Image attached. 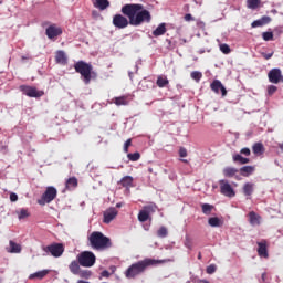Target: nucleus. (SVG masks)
<instances>
[{
    "instance_id": "32",
    "label": "nucleus",
    "mask_w": 283,
    "mask_h": 283,
    "mask_svg": "<svg viewBox=\"0 0 283 283\" xmlns=\"http://www.w3.org/2000/svg\"><path fill=\"white\" fill-rule=\"evenodd\" d=\"M261 0H247V6L250 10H256L260 8Z\"/></svg>"
},
{
    "instance_id": "24",
    "label": "nucleus",
    "mask_w": 283,
    "mask_h": 283,
    "mask_svg": "<svg viewBox=\"0 0 283 283\" xmlns=\"http://www.w3.org/2000/svg\"><path fill=\"white\" fill-rule=\"evenodd\" d=\"M94 6H95V8H98V10H107V8H109V1L95 0Z\"/></svg>"
},
{
    "instance_id": "44",
    "label": "nucleus",
    "mask_w": 283,
    "mask_h": 283,
    "mask_svg": "<svg viewBox=\"0 0 283 283\" xmlns=\"http://www.w3.org/2000/svg\"><path fill=\"white\" fill-rule=\"evenodd\" d=\"M216 269H217V266L214 264H211L207 268L206 271H207L208 275H213V273H216Z\"/></svg>"
},
{
    "instance_id": "17",
    "label": "nucleus",
    "mask_w": 283,
    "mask_h": 283,
    "mask_svg": "<svg viewBox=\"0 0 283 283\" xmlns=\"http://www.w3.org/2000/svg\"><path fill=\"white\" fill-rule=\"evenodd\" d=\"M268 23H271V17L264 15L259 20H255L252 22V28H262V25H268Z\"/></svg>"
},
{
    "instance_id": "39",
    "label": "nucleus",
    "mask_w": 283,
    "mask_h": 283,
    "mask_svg": "<svg viewBox=\"0 0 283 283\" xmlns=\"http://www.w3.org/2000/svg\"><path fill=\"white\" fill-rule=\"evenodd\" d=\"M127 158L132 160V163H136L140 160V153L128 154Z\"/></svg>"
},
{
    "instance_id": "20",
    "label": "nucleus",
    "mask_w": 283,
    "mask_h": 283,
    "mask_svg": "<svg viewBox=\"0 0 283 283\" xmlns=\"http://www.w3.org/2000/svg\"><path fill=\"white\" fill-rule=\"evenodd\" d=\"M48 273H50V270L38 271L33 274H30L29 280H43V277H45V275H48Z\"/></svg>"
},
{
    "instance_id": "15",
    "label": "nucleus",
    "mask_w": 283,
    "mask_h": 283,
    "mask_svg": "<svg viewBox=\"0 0 283 283\" xmlns=\"http://www.w3.org/2000/svg\"><path fill=\"white\" fill-rule=\"evenodd\" d=\"M248 216L251 227H260L262 223V217H260V214L255 213V211H251Z\"/></svg>"
},
{
    "instance_id": "6",
    "label": "nucleus",
    "mask_w": 283,
    "mask_h": 283,
    "mask_svg": "<svg viewBox=\"0 0 283 283\" xmlns=\"http://www.w3.org/2000/svg\"><path fill=\"white\" fill-rule=\"evenodd\" d=\"M57 193L59 191L53 186L46 187V190L42 195L41 199L38 200V205H41L42 207L50 205V202L56 198Z\"/></svg>"
},
{
    "instance_id": "42",
    "label": "nucleus",
    "mask_w": 283,
    "mask_h": 283,
    "mask_svg": "<svg viewBox=\"0 0 283 283\" xmlns=\"http://www.w3.org/2000/svg\"><path fill=\"white\" fill-rule=\"evenodd\" d=\"M158 238H167V228L161 227L157 232Z\"/></svg>"
},
{
    "instance_id": "14",
    "label": "nucleus",
    "mask_w": 283,
    "mask_h": 283,
    "mask_svg": "<svg viewBox=\"0 0 283 283\" xmlns=\"http://www.w3.org/2000/svg\"><path fill=\"white\" fill-rule=\"evenodd\" d=\"M150 211H156V206H147L145 210H142L138 214L139 222H147Z\"/></svg>"
},
{
    "instance_id": "8",
    "label": "nucleus",
    "mask_w": 283,
    "mask_h": 283,
    "mask_svg": "<svg viewBox=\"0 0 283 283\" xmlns=\"http://www.w3.org/2000/svg\"><path fill=\"white\" fill-rule=\"evenodd\" d=\"M45 253H50L53 258H61L63 255L65 248L61 243H53L43 249Z\"/></svg>"
},
{
    "instance_id": "54",
    "label": "nucleus",
    "mask_w": 283,
    "mask_h": 283,
    "mask_svg": "<svg viewBox=\"0 0 283 283\" xmlns=\"http://www.w3.org/2000/svg\"><path fill=\"white\" fill-rule=\"evenodd\" d=\"M116 207H117V209H120V207H123V203H116Z\"/></svg>"
},
{
    "instance_id": "11",
    "label": "nucleus",
    "mask_w": 283,
    "mask_h": 283,
    "mask_svg": "<svg viewBox=\"0 0 283 283\" xmlns=\"http://www.w3.org/2000/svg\"><path fill=\"white\" fill-rule=\"evenodd\" d=\"M103 216H104L103 222L105 224H109V222H112L113 220H116V216H118V211L116 210V208H108L104 211Z\"/></svg>"
},
{
    "instance_id": "56",
    "label": "nucleus",
    "mask_w": 283,
    "mask_h": 283,
    "mask_svg": "<svg viewBox=\"0 0 283 283\" xmlns=\"http://www.w3.org/2000/svg\"><path fill=\"white\" fill-rule=\"evenodd\" d=\"M182 163H189L187 159H181Z\"/></svg>"
},
{
    "instance_id": "48",
    "label": "nucleus",
    "mask_w": 283,
    "mask_h": 283,
    "mask_svg": "<svg viewBox=\"0 0 283 283\" xmlns=\"http://www.w3.org/2000/svg\"><path fill=\"white\" fill-rule=\"evenodd\" d=\"M240 154H243V156H251V149L249 148H242Z\"/></svg>"
},
{
    "instance_id": "22",
    "label": "nucleus",
    "mask_w": 283,
    "mask_h": 283,
    "mask_svg": "<svg viewBox=\"0 0 283 283\" xmlns=\"http://www.w3.org/2000/svg\"><path fill=\"white\" fill-rule=\"evenodd\" d=\"M252 151L255 156H262V154H264V145L262 143H255L252 147Z\"/></svg>"
},
{
    "instance_id": "47",
    "label": "nucleus",
    "mask_w": 283,
    "mask_h": 283,
    "mask_svg": "<svg viewBox=\"0 0 283 283\" xmlns=\"http://www.w3.org/2000/svg\"><path fill=\"white\" fill-rule=\"evenodd\" d=\"M179 156L180 158H187V150L184 147L179 149Z\"/></svg>"
},
{
    "instance_id": "40",
    "label": "nucleus",
    "mask_w": 283,
    "mask_h": 283,
    "mask_svg": "<svg viewBox=\"0 0 283 283\" xmlns=\"http://www.w3.org/2000/svg\"><path fill=\"white\" fill-rule=\"evenodd\" d=\"M29 216H30V212H28V210H25V209H21L18 212L19 220H24V218H28Z\"/></svg>"
},
{
    "instance_id": "37",
    "label": "nucleus",
    "mask_w": 283,
    "mask_h": 283,
    "mask_svg": "<svg viewBox=\"0 0 283 283\" xmlns=\"http://www.w3.org/2000/svg\"><path fill=\"white\" fill-rule=\"evenodd\" d=\"M219 50L222 52V54H231V46H229L227 43L220 44Z\"/></svg>"
},
{
    "instance_id": "5",
    "label": "nucleus",
    "mask_w": 283,
    "mask_h": 283,
    "mask_svg": "<svg viewBox=\"0 0 283 283\" xmlns=\"http://www.w3.org/2000/svg\"><path fill=\"white\" fill-rule=\"evenodd\" d=\"M75 72H78L83 77L84 83L87 85L92 81V65L83 61L75 64Z\"/></svg>"
},
{
    "instance_id": "7",
    "label": "nucleus",
    "mask_w": 283,
    "mask_h": 283,
    "mask_svg": "<svg viewBox=\"0 0 283 283\" xmlns=\"http://www.w3.org/2000/svg\"><path fill=\"white\" fill-rule=\"evenodd\" d=\"M219 187H220V193L222 196H226V198H235V189L231 184H229V180L221 179L219 180Z\"/></svg>"
},
{
    "instance_id": "53",
    "label": "nucleus",
    "mask_w": 283,
    "mask_h": 283,
    "mask_svg": "<svg viewBox=\"0 0 283 283\" xmlns=\"http://www.w3.org/2000/svg\"><path fill=\"white\" fill-rule=\"evenodd\" d=\"M199 283H210V282L207 280H199Z\"/></svg>"
},
{
    "instance_id": "13",
    "label": "nucleus",
    "mask_w": 283,
    "mask_h": 283,
    "mask_svg": "<svg viewBox=\"0 0 283 283\" xmlns=\"http://www.w3.org/2000/svg\"><path fill=\"white\" fill-rule=\"evenodd\" d=\"M60 34H63V30L55 24H52L46 29L48 39H56Z\"/></svg>"
},
{
    "instance_id": "31",
    "label": "nucleus",
    "mask_w": 283,
    "mask_h": 283,
    "mask_svg": "<svg viewBox=\"0 0 283 283\" xmlns=\"http://www.w3.org/2000/svg\"><path fill=\"white\" fill-rule=\"evenodd\" d=\"M201 211L205 216H211V211H213V206L209 203L201 205Z\"/></svg>"
},
{
    "instance_id": "26",
    "label": "nucleus",
    "mask_w": 283,
    "mask_h": 283,
    "mask_svg": "<svg viewBox=\"0 0 283 283\" xmlns=\"http://www.w3.org/2000/svg\"><path fill=\"white\" fill-rule=\"evenodd\" d=\"M81 263L73 261L70 265L69 269L71 271V273H73V275H78L80 271H81Z\"/></svg>"
},
{
    "instance_id": "28",
    "label": "nucleus",
    "mask_w": 283,
    "mask_h": 283,
    "mask_svg": "<svg viewBox=\"0 0 283 283\" xmlns=\"http://www.w3.org/2000/svg\"><path fill=\"white\" fill-rule=\"evenodd\" d=\"M238 172L237 168L233 167H226L223 169V176H226V178H233V176Z\"/></svg>"
},
{
    "instance_id": "25",
    "label": "nucleus",
    "mask_w": 283,
    "mask_h": 283,
    "mask_svg": "<svg viewBox=\"0 0 283 283\" xmlns=\"http://www.w3.org/2000/svg\"><path fill=\"white\" fill-rule=\"evenodd\" d=\"M165 32H167V27L165 23H160L156 30L153 31V34L155 36H163V34H165Z\"/></svg>"
},
{
    "instance_id": "16",
    "label": "nucleus",
    "mask_w": 283,
    "mask_h": 283,
    "mask_svg": "<svg viewBox=\"0 0 283 283\" xmlns=\"http://www.w3.org/2000/svg\"><path fill=\"white\" fill-rule=\"evenodd\" d=\"M7 253H21L22 248L21 244L10 240L9 247L6 248Z\"/></svg>"
},
{
    "instance_id": "21",
    "label": "nucleus",
    "mask_w": 283,
    "mask_h": 283,
    "mask_svg": "<svg viewBox=\"0 0 283 283\" xmlns=\"http://www.w3.org/2000/svg\"><path fill=\"white\" fill-rule=\"evenodd\" d=\"M208 224L209 227H222V224H224V222L222 221V219L218 218V217H212L208 219Z\"/></svg>"
},
{
    "instance_id": "30",
    "label": "nucleus",
    "mask_w": 283,
    "mask_h": 283,
    "mask_svg": "<svg viewBox=\"0 0 283 283\" xmlns=\"http://www.w3.org/2000/svg\"><path fill=\"white\" fill-rule=\"evenodd\" d=\"M113 103H115V105H117L118 107L120 105H129V101L127 99V97L125 96H120V97H115L113 99Z\"/></svg>"
},
{
    "instance_id": "27",
    "label": "nucleus",
    "mask_w": 283,
    "mask_h": 283,
    "mask_svg": "<svg viewBox=\"0 0 283 283\" xmlns=\"http://www.w3.org/2000/svg\"><path fill=\"white\" fill-rule=\"evenodd\" d=\"M233 163H240V165H247L249 164V158L242 157V155L237 154L232 156Z\"/></svg>"
},
{
    "instance_id": "36",
    "label": "nucleus",
    "mask_w": 283,
    "mask_h": 283,
    "mask_svg": "<svg viewBox=\"0 0 283 283\" xmlns=\"http://www.w3.org/2000/svg\"><path fill=\"white\" fill-rule=\"evenodd\" d=\"M157 85L158 87H166V85H169V80L166 76H159L157 78Z\"/></svg>"
},
{
    "instance_id": "43",
    "label": "nucleus",
    "mask_w": 283,
    "mask_h": 283,
    "mask_svg": "<svg viewBox=\"0 0 283 283\" xmlns=\"http://www.w3.org/2000/svg\"><path fill=\"white\" fill-rule=\"evenodd\" d=\"M275 92H277V86L275 85H270L268 86V94L271 96L273 94H275Z\"/></svg>"
},
{
    "instance_id": "34",
    "label": "nucleus",
    "mask_w": 283,
    "mask_h": 283,
    "mask_svg": "<svg viewBox=\"0 0 283 283\" xmlns=\"http://www.w3.org/2000/svg\"><path fill=\"white\" fill-rule=\"evenodd\" d=\"M78 186V180L75 177L69 178L66 181V189H74Z\"/></svg>"
},
{
    "instance_id": "51",
    "label": "nucleus",
    "mask_w": 283,
    "mask_h": 283,
    "mask_svg": "<svg viewBox=\"0 0 283 283\" xmlns=\"http://www.w3.org/2000/svg\"><path fill=\"white\" fill-rule=\"evenodd\" d=\"M102 277H109V271L104 270V271L102 272Z\"/></svg>"
},
{
    "instance_id": "55",
    "label": "nucleus",
    "mask_w": 283,
    "mask_h": 283,
    "mask_svg": "<svg viewBox=\"0 0 283 283\" xmlns=\"http://www.w3.org/2000/svg\"><path fill=\"white\" fill-rule=\"evenodd\" d=\"M279 147H280L281 151H283V143L279 144Z\"/></svg>"
},
{
    "instance_id": "49",
    "label": "nucleus",
    "mask_w": 283,
    "mask_h": 283,
    "mask_svg": "<svg viewBox=\"0 0 283 283\" xmlns=\"http://www.w3.org/2000/svg\"><path fill=\"white\" fill-rule=\"evenodd\" d=\"M10 200H11V202H17V200H19V196H17V193H14V192H11Z\"/></svg>"
},
{
    "instance_id": "19",
    "label": "nucleus",
    "mask_w": 283,
    "mask_h": 283,
    "mask_svg": "<svg viewBox=\"0 0 283 283\" xmlns=\"http://www.w3.org/2000/svg\"><path fill=\"white\" fill-rule=\"evenodd\" d=\"M258 253L260 258H269V251L266 250V241L258 242Z\"/></svg>"
},
{
    "instance_id": "33",
    "label": "nucleus",
    "mask_w": 283,
    "mask_h": 283,
    "mask_svg": "<svg viewBox=\"0 0 283 283\" xmlns=\"http://www.w3.org/2000/svg\"><path fill=\"white\" fill-rule=\"evenodd\" d=\"M133 182H134V177L132 176H126L120 180V185L123 187H132Z\"/></svg>"
},
{
    "instance_id": "23",
    "label": "nucleus",
    "mask_w": 283,
    "mask_h": 283,
    "mask_svg": "<svg viewBox=\"0 0 283 283\" xmlns=\"http://www.w3.org/2000/svg\"><path fill=\"white\" fill-rule=\"evenodd\" d=\"M253 171H255V167L253 166H243L240 168L241 176L249 177L251 174H253Z\"/></svg>"
},
{
    "instance_id": "2",
    "label": "nucleus",
    "mask_w": 283,
    "mask_h": 283,
    "mask_svg": "<svg viewBox=\"0 0 283 283\" xmlns=\"http://www.w3.org/2000/svg\"><path fill=\"white\" fill-rule=\"evenodd\" d=\"M166 262H171V260H156V259H145L138 261L137 263L132 264L125 272L126 277L132 280L136 277V275H140V273H145V269L147 266H156V264H165Z\"/></svg>"
},
{
    "instance_id": "46",
    "label": "nucleus",
    "mask_w": 283,
    "mask_h": 283,
    "mask_svg": "<svg viewBox=\"0 0 283 283\" xmlns=\"http://www.w3.org/2000/svg\"><path fill=\"white\" fill-rule=\"evenodd\" d=\"M273 54H274L273 51L270 53H264V52L261 53V55L263 56V59H265V61H269V59H272Z\"/></svg>"
},
{
    "instance_id": "3",
    "label": "nucleus",
    "mask_w": 283,
    "mask_h": 283,
    "mask_svg": "<svg viewBox=\"0 0 283 283\" xmlns=\"http://www.w3.org/2000/svg\"><path fill=\"white\" fill-rule=\"evenodd\" d=\"M92 249L101 251L103 249H109L112 247V241L109 238L105 237L102 232L95 231L92 232L88 237Z\"/></svg>"
},
{
    "instance_id": "4",
    "label": "nucleus",
    "mask_w": 283,
    "mask_h": 283,
    "mask_svg": "<svg viewBox=\"0 0 283 283\" xmlns=\"http://www.w3.org/2000/svg\"><path fill=\"white\" fill-rule=\"evenodd\" d=\"M80 266L92 269L96 264V255L92 251H84L77 255Z\"/></svg>"
},
{
    "instance_id": "50",
    "label": "nucleus",
    "mask_w": 283,
    "mask_h": 283,
    "mask_svg": "<svg viewBox=\"0 0 283 283\" xmlns=\"http://www.w3.org/2000/svg\"><path fill=\"white\" fill-rule=\"evenodd\" d=\"M185 21H193V15H191V13H187L185 15Z\"/></svg>"
},
{
    "instance_id": "38",
    "label": "nucleus",
    "mask_w": 283,
    "mask_h": 283,
    "mask_svg": "<svg viewBox=\"0 0 283 283\" xmlns=\"http://www.w3.org/2000/svg\"><path fill=\"white\" fill-rule=\"evenodd\" d=\"M191 78L199 83L200 78H202V73L200 71H193L190 74Z\"/></svg>"
},
{
    "instance_id": "35",
    "label": "nucleus",
    "mask_w": 283,
    "mask_h": 283,
    "mask_svg": "<svg viewBox=\"0 0 283 283\" xmlns=\"http://www.w3.org/2000/svg\"><path fill=\"white\" fill-rule=\"evenodd\" d=\"M77 275H78V277H82L84 280H90V277H92V271H90V270H80Z\"/></svg>"
},
{
    "instance_id": "41",
    "label": "nucleus",
    "mask_w": 283,
    "mask_h": 283,
    "mask_svg": "<svg viewBox=\"0 0 283 283\" xmlns=\"http://www.w3.org/2000/svg\"><path fill=\"white\" fill-rule=\"evenodd\" d=\"M262 39L263 41H273V32H263Z\"/></svg>"
},
{
    "instance_id": "9",
    "label": "nucleus",
    "mask_w": 283,
    "mask_h": 283,
    "mask_svg": "<svg viewBox=\"0 0 283 283\" xmlns=\"http://www.w3.org/2000/svg\"><path fill=\"white\" fill-rule=\"evenodd\" d=\"M20 90L22 94L29 96L30 98H41V96H43L44 94L43 91H38L36 87L32 86L22 85L20 86Z\"/></svg>"
},
{
    "instance_id": "45",
    "label": "nucleus",
    "mask_w": 283,
    "mask_h": 283,
    "mask_svg": "<svg viewBox=\"0 0 283 283\" xmlns=\"http://www.w3.org/2000/svg\"><path fill=\"white\" fill-rule=\"evenodd\" d=\"M129 147H132V139H127L124 144L125 154H127V151H129Z\"/></svg>"
},
{
    "instance_id": "10",
    "label": "nucleus",
    "mask_w": 283,
    "mask_h": 283,
    "mask_svg": "<svg viewBox=\"0 0 283 283\" xmlns=\"http://www.w3.org/2000/svg\"><path fill=\"white\" fill-rule=\"evenodd\" d=\"M268 78H269L270 83H274L275 85H277V83H283L282 70L272 69L268 73Z\"/></svg>"
},
{
    "instance_id": "18",
    "label": "nucleus",
    "mask_w": 283,
    "mask_h": 283,
    "mask_svg": "<svg viewBox=\"0 0 283 283\" xmlns=\"http://www.w3.org/2000/svg\"><path fill=\"white\" fill-rule=\"evenodd\" d=\"M55 62L59 63V65H67V55L64 51H56Z\"/></svg>"
},
{
    "instance_id": "52",
    "label": "nucleus",
    "mask_w": 283,
    "mask_h": 283,
    "mask_svg": "<svg viewBox=\"0 0 283 283\" xmlns=\"http://www.w3.org/2000/svg\"><path fill=\"white\" fill-rule=\"evenodd\" d=\"M262 282H266V273H263L261 276Z\"/></svg>"
},
{
    "instance_id": "12",
    "label": "nucleus",
    "mask_w": 283,
    "mask_h": 283,
    "mask_svg": "<svg viewBox=\"0 0 283 283\" xmlns=\"http://www.w3.org/2000/svg\"><path fill=\"white\" fill-rule=\"evenodd\" d=\"M210 87L216 94H220L221 92L222 96H227V88L224 87V85H222V82H220V80H214L211 83Z\"/></svg>"
},
{
    "instance_id": "29",
    "label": "nucleus",
    "mask_w": 283,
    "mask_h": 283,
    "mask_svg": "<svg viewBox=\"0 0 283 283\" xmlns=\"http://www.w3.org/2000/svg\"><path fill=\"white\" fill-rule=\"evenodd\" d=\"M253 189H255V185L251 182H247L243 186V193L244 196H251L253 193Z\"/></svg>"
},
{
    "instance_id": "1",
    "label": "nucleus",
    "mask_w": 283,
    "mask_h": 283,
    "mask_svg": "<svg viewBox=\"0 0 283 283\" xmlns=\"http://www.w3.org/2000/svg\"><path fill=\"white\" fill-rule=\"evenodd\" d=\"M123 14H116L113 17V25L119 30H124L127 25H143V23H149L151 21V13L148 10L143 9V4H125L122 8Z\"/></svg>"
}]
</instances>
